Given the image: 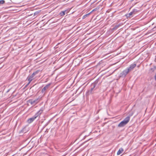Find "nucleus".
Returning <instances> with one entry per match:
<instances>
[{"mask_svg": "<svg viewBox=\"0 0 156 156\" xmlns=\"http://www.w3.org/2000/svg\"><path fill=\"white\" fill-rule=\"evenodd\" d=\"M129 120L130 117L129 116L126 117L123 121H122L118 124V127H121L124 126L129 122Z\"/></svg>", "mask_w": 156, "mask_h": 156, "instance_id": "nucleus-1", "label": "nucleus"}, {"mask_svg": "<svg viewBox=\"0 0 156 156\" xmlns=\"http://www.w3.org/2000/svg\"><path fill=\"white\" fill-rule=\"evenodd\" d=\"M40 71L39 70H37L33 73L30 76H29L28 78V80L29 81L28 84H29L34 79V77Z\"/></svg>", "mask_w": 156, "mask_h": 156, "instance_id": "nucleus-2", "label": "nucleus"}, {"mask_svg": "<svg viewBox=\"0 0 156 156\" xmlns=\"http://www.w3.org/2000/svg\"><path fill=\"white\" fill-rule=\"evenodd\" d=\"M136 66L135 64H131L127 70H125L123 71L124 73L127 74L129 72L132 70Z\"/></svg>", "mask_w": 156, "mask_h": 156, "instance_id": "nucleus-3", "label": "nucleus"}, {"mask_svg": "<svg viewBox=\"0 0 156 156\" xmlns=\"http://www.w3.org/2000/svg\"><path fill=\"white\" fill-rule=\"evenodd\" d=\"M38 99H36L35 100L30 99L28 101L29 103H30L31 105L36 104L38 102Z\"/></svg>", "mask_w": 156, "mask_h": 156, "instance_id": "nucleus-4", "label": "nucleus"}, {"mask_svg": "<svg viewBox=\"0 0 156 156\" xmlns=\"http://www.w3.org/2000/svg\"><path fill=\"white\" fill-rule=\"evenodd\" d=\"M43 110L40 109V110L35 114V116L36 117V118L39 116H40L41 114L42 113Z\"/></svg>", "mask_w": 156, "mask_h": 156, "instance_id": "nucleus-5", "label": "nucleus"}, {"mask_svg": "<svg viewBox=\"0 0 156 156\" xmlns=\"http://www.w3.org/2000/svg\"><path fill=\"white\" fill-rule=\"evenodd\" d=\"M36 118V117H35V116L32 118H30L27 120V122L29 123H31L32 122H33V121Z\"/></svg>", "mask_w": 156, "mask_h": 156, "instance_id": "nucleus-6", "label": "nucleus"}, {"mask_svg": "<svg viewBox=\"0 0 156 156\" xmlns=\"http://www.w3.org/2000/svg\"><path fill=\"white\" fill-rule=\"evenodd\" d=\"M123 151H124V150L122 148H120L117 153V154L118 155H120V154H121V153H122L123 152Z\"/></svg>", "mask_w": 156, "mask_h": 156, "instance_id": "nucleus-7", "label": "nucleus"}, {"mask_svg": "<svg viewBox=\"0 0 156 156\" xmlns=\"http://www.w3.org/2000/svg\"><path fill=\"white\" fill-rule=\"evenodd\" d=\"M94 11V10L93 9L92 11L90 12L89 13L87 14L84 15V16H83V19L85 18L87 16H88L90 14Z\"/></svg>", "mask_w": 156, "mask_h": 156, "instance_id": "nucleus-8", "label": "nucleus"}, {"mask_svg": "<svg viewBox=\"0 0 156 156\" xmlns=\"http://www.w3.org/2000/svg\"><path fill=\"white\" fill-rule=\"evenodd\" d=\"M66 11V10H65L64 11H62L60 13V16H64L65 14V12Z\"/></svg>", "mask_w": 156, "mask_h": 156, "instance_id": "nucleus-9", "label": "nucleus"}, {"mask_svg": "<svg viewBox=\"0 0 156 156\" xmlns=\"http://www.w3.org/2000/svg\"><path fill=\"white\" fill-rule=\"evenodd\" d=\"M49 85H47L45 87H44L42 89V91H44L45 90L47 89L48 88V87H49Z\"/></svg>", "mask_w": 156, "mask_h": 156, "instance_id": "nucleus-10", "label": "nucleus"}, {"mask_svg": "<svg viewBox=\"0 0 156 156\" xmlns=\"http://www.w3.org/2000/svg\"><path fill=\"white\" fill-rule=\"evenodd\" d=\"M5 2V1L3 0H0V4H3Z\"/></svg>", "mask_w": 156, "mask_h": 156, "instance_id": "nucleus-11", "label": "nucleus"}, {"mask_svg": "<svg viewBox=\"0 0 156 156\" xmlns=\"http://www.w3.org/2000/svg\"><path fill=\"white\" fill-rule=\"evenodd\" d=\"M154 79H155V80L156 81V74L154 76Z\"/></svg>", "mask_w": 156, "mask_h": 156, "instance_id": "nucleus-12", "label": "nucleus"}]
</instances>
